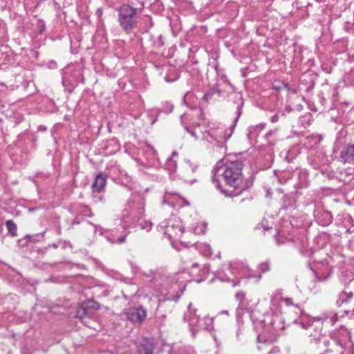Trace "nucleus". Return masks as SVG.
Here are the masks:
<instances>
[{
  "label": "nucleus",
  "mask_w": 354,
  "mask_h": 354,
  "mask_svg": "<svg viewBox=\"0 0 354 354\" xmlns=\"http://www.w3.org/2000/svg\"><path fill=\"white\" fill-rule=\"evenodd\" d=\"M102 14H103V10L102 8H99L96 10L95 15L100 21L102 20Z\"/></svg>",
  "instance_id": "2f4dec72"
},
{
  "label": "nucleus",
  "mask_w": 354,
  "mask_h": 354,
  "mask_svg": "<svg viewBox=\"0 0 354 354\" xmlns=\"http://www.w3.org/2000/svg\"><path fill=\"white\" fill-rule=\"evenodd\" d=\"M239 281H238L236 283L234 282L233 283V286H238L239 284Z\"/></svg>",
  "instance_id": "79ce46f5"
},
{
  "label": "nucleus",
  "mask_w": 354,
  "mask_h": 354,
  "mask_svg": "<svg viewBox=\"0 0 354 354\" xmlns=\"http://www.w3.org/2000/svg\"><path fill=\"white\" fill-rule=\"evenodd\" d=\"M268 354H281V350L279 346H273Z\"/></svg>",
  "instance_id": "c756f323"
},
{
  "label": "nucleus",
  "mask_w": 354,
  "mask_h": 354,
  "mask_svg": "<svg viewBox=\"0 0 354 354\" xmlns=\"http://www.w3.org/2000/svg\"><path fill=\"white\" fill-rule=\"evenodd\" d=\"M174 110V105L169 102H165L162 104V106L158 109V115L160 113L169 114Z\"/></svg>",
  "instance_id": "f3484780"
},
{
  "label": "nucleus",
  "mask_w": 354,
  "mask_h": 354,
  "mask_svg": "<svg viewBox=\"0 0 354 354\" xmlns=\"http://www.w3.org/2000/svg\"><path fill=\"white\" fill-rule=\"evenodd\" d=\"M257 339L259 342H263L264 343H267V342H272V341H268V339H266L264 336L263 335H259L258 337H257Z\"/></svg>",
  "instance_id": "473e14b6"
},
{
  "label": "nucleus",
  "mask_w": 354,
  "mask_h": 354,
  "mask_svg": "<svg viewBox=\"0 0 354 354\" xmlns=\"http://www.w3.org/2000/svg\"><path fill=\"white\" fill-rule=\"evenodd\" d=\"M209 91H212L213 95L217 94L218 96L223 95V91L219 88L218 84H216L214 86L211 88Z\"/></svg>",
  "instance_id": "bb28decb"
},
{
  "label": "nucleus",
  "mask_w": 354,
  "mask_h": 354,
  "mask_svg": "<svg viewBox=\"0 0 354 354\" xmlns=\"http://www.w3.org/2000/svg\"><path fill=\"white\" fill-rule=\"evenodd\" d=\"M196 178H194V179H191L189 180L190 183L192 184L193 183L196 182Z\"/></svg>",
  "instance_id": "a19ab883"
},
{
  "label": "nucleus",
  "mask_w": 354,
  "mask_h": 354,
  "mask_svg": "<svg viewBox=\"0 0 354 354\" xmlns=\"http://www.w3.org/2000/svg\"><path fill=\"white\" fill-rule=\"evenodd\" d=\"M165 228L164 234L169 239L176 238L183 233L182 226L179 223H175L172 221H163L161 225Z\"/></svg>",
  "instance_id": "39448f33"
},
{
  "label": "nucleus",
  "mask_w": 354,
  "mask_h": 354,
  "mask_svg": "<svg viewBox=\"0 0 354 354\" xmlns=\"http://www.w3.org/2000/svg\"><path fill=\"white\" fill-rule=\"evenodd\" d=\"M235 298L239 301V307H243L245 306L244 301L245 299V293L244 292H237L235 295Z\"/></svg>",
  "instance_id": "4be33fe9"
},
{
  "label": "nucleus",
  "mask_w": 354,
  "mask_h": 354,
  "mask_svg": "<svg viewBox=\"0 0 354 354\" xmlns=\"http://www.w3.org/2000/svg\"><path fill=\"white\" fill-rule=\"evenodd\" d=\"M233 104L236 105V117L234 120V123L226 130H223L221 129L220 130L221 135H220V136H217L216 138H215L216 140H219V139L223 138V139L225 140H227V139H229L231 137V136L232 135V133L234 132V129L236 126V124L239 117L242 114V109H243V106L244 104L242 95L240 94H236L234 97Z\"/></svg>",
  "instance_id": "20e7f679"
},
{
  "label": "nucleus",
  "mask_w": 354,
  "mask_h": 354,
  "mask_svg": "<svg viewBox=\"0 0 354 354\" xmlns=\"http://www.w3.org/2000/svg\"><path fill=\"white\" fill-rule=\"evenodd\" d=\"M322 216L324 217L323 219L318 218V223L323 225L326 226L330 225L333 221V216L328 212H324L322 213Z\"/></svg>",
  "instance_id": "dca6fc26"
},
{
  "label": "nucleus",
  "mask_w": 354,
  "mask_h": 354,
  "mask_svg": "<svg viewBox=\"0 0 354 354\" xmlns=\"http://www.w3.org/2000/svg\"><path fill=\"white\" fill-rule=\"evenodd\" d=\"M141 10L128 3L121 5L118 9V21L122 29L129 34L137 28Z\"/></svg>",
  "instance_id": "7ed1b4c3"
},
{
  "label": "nucleus",
  "mask_w": 354,
  "mask_h": 354,
  "mask_svg": "<svg viewBox=\"0 0 354 354\" xmlns=\"http://www.w3.org/2000/svg\"><path fill=\"white\" fill-rule=\"evenodd\" d=\"M153 344L147 339H143L138 347V354H152Z\"/></svg>",
  "instance_id": "9b49d317"
},
{
  "label": "nucleus",
  "mask_w": 354,
  "mask_h": 354,
  "mask_svg": "<svg viewBox=\"0 0 354 354\" xmlns=\"http://www.w3.org/2000/svg\"><path fill=\"white\" fill-rule=\"evenodd\" d=\"M201 315L198 314V310L196 308H194L192 304H189L188 306V311L186 313L183 317V319L185 322H189V326L192 328L197 324L198 322Z\"/></svg>",
  "instance_id": "9d476101"
},
{
  "label": "nucleus",
  "mask_w": 354,
  "mask_h": 354,
  "mask_svg": "<svg viewBox=\"0 0 354 354\" xmlns=\"http://www.w3.org/2000/svg\"><path fill=\"white\" fill-rule=\"evenodd\" d=\"M166 166L169 170L175 171L177 166L176 160H174L173 157H170L167 160Z\"/></svg>",
  "instance_id": "b1692460"
},
{
  "label": "nucleus",
  "mask_w": 354,
  "mask_h": 354,
  "mask_svg": "<svg viewBox=\"0 0 354 354\" xmlns=\"http://www.w3.org/2000/svg\"><path fill=\"white\" fill-rule=\"evenodd\" d=\"M139 225L141 229L149 231L151 228L152 223L149 221H145L143 218L136 224V227Z\"/></svg>",
  "instance_id": "aec40b11"
},
{
  "label": "nucleus",
  "mask_w": 354,
  "mask_h": 354,
  "mask_svg": "<svg viewBox=\"0 0 354 354\" xmlns=\"http://www.w3.org/2000/svg\"><path fill=\"white\" fill-rule=\"evenodd\" d=\"M339 159L344 164L354 163V141L347 144L339 154Z\"/></svg>",
  "instance_id": "0eeeda50"
},
{
  "label": "nucleus",
  "mask_w": 354,
  "mask_h": 354,
  "mask_svg": "<svg viewBox=\"0 0 354 354\" xmlns=\"http://www.w3.org/2000/svg\"><path fill=\"white\" fill-rule=\"evenodd\" d=\"M284 302L286 305L290 306L292 304V299L290 298H285L283 299Z\"/></svg>",
  "instance_id": "72a5a7b5"
},
{
  "label": "nucleus",
  "mask_w": 354,
  "mask_h": 354,
  "mask_svg": "<svg viewBox=\"0 0 354 354\" xmlns=\"http://www.w3.org/2000/svg\"><path fill=\"white\" fill-rule=\"evenodd\" d=\"M346 232L347 233H353V232L351 229H348L346 230Z\"/></svg>",
  "instance_id": "37998d69"
},
{
  "label": "nucleus",
  "mask_w": 354,
  "mask_h": 354,
  "mask_svg": "<svg viewBox=\"0 0 354 354\" xmlns=\"http://www.w3.org/2000/svg\"><path fill=\"white\" fill-rule=\"evenodd\" d=\"M62 82H63L64 86H66V85L68 84V85H71L73 87L75 86L77 84V80H75V79L71 80L70 77H68L67 74H66L63 77Z\"/></svg>",
  "instance_id": "5701e85b"
},
{
  "label": "nucleus",
  "mask_w": 354,
  "mask_h": 354,
  "mask_svg": "<svg viewBox=\"0 0 354 354\" xmlns=\"http://www.w3.org/2000/svg\"><path fill=\"white\" fill-rule=\"evenodd\" d=\"M180 120H181V123H182V124L183 125V127H184L186 131H188V127H187L186 125H185V124H184V123H183V116H181V118H180Z\"/></svg>",
  "instance_id": "c9c22d12"
},
{
  "label": "nucleus",
  "mask_w": 354,
  "mask_h": 354,
  "mask_svg": "<svg viewBox=\"0 0 354 354\" xmlns=\"http://www.w3.org/2000/svg\"><path fill=\"white\" fill-rule=\"evenodd\" d=\"M198 266V264L197 263H194L192 265V268H194V267H197Z\"/></svg>",
  "instance_id": "c03bdc74"
},
{
  "label": "nucleus",
  "mask_w": 354,
  "mask_h": 354,
  "mask_svg": "<svg viewBox=\"0 0 354 354\" xmlns=\"http://www.w3.org/2000/svg\"><path fill=\"white\" fill-rule=\"evenodd\" d=\"M354 297L353 292L342 291L339 294L337 300V305L341 306L343 304H348Z\"/></svg>",
  "instance_id": "f8f14e48"
},
{
  "label": "nucleus",
  "mask_w": 354,
  "mask_h": 354,
  "mask_svg": "<svg viewBox=\"0 0 354 354\" xmlns=\"http://www.w3.org/2000/svg\"><path fill=\"white\" fill-rule=\"evenodd\" d=\"M206 228H207L206 223H201V224L196 226L194 229V231L196 234H204L206 232Z\"/></svg>",
  "instance_id": "a878e982"
},
{
  "label": "nucleus",
  "mask_w": 354,
  "mask_h": 354,
  "mask_svg": "<svg viewBox=\"0 0 354 354\" xmlns=\"http://www.w3.org/2000/svg\"><path fill=\"white\" fill-rule=\"evenodd\" d=\"M324 345L326 346H329V341L328 340H325L324 341Z\"/></svg>",
  "instance_id": "ea45409f"
},
{
  "label": "nucleus",
  "mask_w": 354,
  "mask_h": 354,
  "mask_svg": "<svg viewBox=\"0 0 354 354\" xmlns=\"http://www.w3.org/2000/svg\"><path fill=\"white\" fill-rule=\"evenodd\" d=\"M312 115L310 113L306 114L301 117H300L298 120V124L306 128L309 127L311 124Z\"/></svg>",
  "instance_id": "2eb2a0df"
},
{
  "label": "nucleus",
  "mask_w": 354,
  "mask_h": 354,
  "mask_svg": "<svg viewBox=\"0 0 354 354\" xmlns=\"http://www.w3.org/2000/svg\"><path fill=\"white\" fill-rule=\"evenodd\" d=\"M221 314H225V315H229V313L227 310H223L220 313Z\"/></svg>",
  "instance_id": "58836bf2"
},
{
  "label": "nucleus",
  "mask_w": 354,
  "mask_h": 354,
  "mask_svg": "<svg viewBox=\"0 0 354 354\" xmlns=\"http://www.w3.org/2000/svg\"><path fill=\"white\" fill-rule=\"evenodd\" d=\"M279 120V116L278 115H273L272 118H271V122H277Z\"/></svg>",
  "instance_id": "f704fd0d"
},
{
  "label": "nucleus",
  "mask_w": 354,
  "mask_h": 354,
  "mask_svg": "<svg viewBox=\"0 0 354 354\" xmlns=\"http://www.w3.org/2000/svg\"><path fill=\"white\" fill-rule=\"evenodd\" d=\"M128 233L129 232H125L124 235L120 236V237H118L115 240L111 241V242L113 243H124L125 241V240H126V236H127Z\"/></svg>",
  "instance_id": "cd10ccee"
},
{
  "label": "nucleus",
  "mask_w": 354,
  "mask_h": 354,
  "mask_svg": "<svg viewBox=\"0 0 354 354\" xmlns=\"http://www.w3.org/2000/svg\"><path fill=\"white\" fill-rule=\"evenodd\" d=\"M52 246H53V248H57V245H56V244H55V243H54V244H53V245H52Z\"/></svg>",
  "instance_id": "a18cd8bd"
},
{
  "label": "nucleus",
  "mask_w": 354,
  "mask_h": 354,
  "mask_svg": "<svg viewBox=\"0 0 354 354\" xmlns=\"http://www.w3.org/2000/svg\"><path fill=\"white\" fill-rule=\"evenodd\" d=\"M48 68L50 69H55V68H57V64L55 61L54 60H50L48 62Z\"/></svg>",
  "instance_id": "7c9ffc66"
},
{
  "label": "nucleus",
  "mask_w": 354,
  "mask_h": 354,
  "mask_svg": "<svg viewBox=\"0 0 354 354\" xmlns=\"http://www.w3.org/2000/svg\"><path fill=\"white\" fill-rule=\"evenodd\" d=\"M236 263H230L229 266H230L231 268L234 269V268H236Z\"/></svg>",
  "instance_id": "e433bc0d"
},
{
  "label": "nucleus",
  "mask_w": 354,
  "mask_h": 354,
  "mask_svg": "<svg viewBox=\"0 0 354 354\" xmlns=\"http://www.w3.org/2000/svg\"><path fill=\"white\" fill-rule=\"evenodd\" d=\"M296 206V200L292 195H285L283 198L282 208L285 210L295 209Z\"/></svg>",
  "instance_id": "ddd939ff"
},
{
  "label": "nucleus",
  "mask_w": 354,
  "mask_h": 354,
  "mask_svg": "<svg viewBox=\"0 0 354 354\" xmlns=\"http://www.w3.org/2000/svg\"><path fill=\"white\" fill-rule=\"evenodd\" d=\"M109 145L113 146V149L109 152V153L112 154L115 153L116 151H118L120 149V145L118 142V141L115 139L111 140L109 142Z\"/></svg>",
  "instance_id": "393cba45"
},
{
  "label": "nucleus",
  "mask_w": 354,
  "mask_h": 354,
  "mask_svg": "<svg viewBox=\"0 0 354 354\" xmlns=\"http://www.w3.org/2000/svg\"><path fill=\"white\" fill-rule=\"evenodd\" d=\"M6 225L8 232L12 236H17V225L12 220L7 221L6 222Z\"/></svg>",
  "instance_id": "a211bd4d"
},
{
  "label": "nucleus",
  "mask_w": 354,
  "mask_h": 354,
  "mask_svg": "<svg viewBox=\"0 0 354 354\" xmlns=\"http://www.w3.org/2000/svg\"><path fill=\"white\" fill-rule=\"evenodd\" d=\"M194 330H205L212 331L214 330V319L209 316L200 317L197 324L194 326Z\"/></svg>",
  "instance_id": "1a4fd4ad"
},
{
  "label": "nucleus",
  "mask_w": 354,
  "mask_h": 354,
  "mask_svg": "<svg viewBox=\"0 0 354 354\" xmlns=\"http://www.w3.org/2000/svg\"><path fill=\"white\" fill-rule=\"evenodd\" d=\"M258 270L260 273H265L270 270V260L260 263L258 266Z\"/></svg>",
  "instance_id": "412c9836"
},
{
  "label": "nucleus",
  "mask_w": 354,
  "mask_h": 354,
  "mask_svg": "<svg viewBox=\"0 0 354 354\" xmlns=\"http://www.w3.org/2000/svg\"><path fill=\"white\" fill-rule=\"evenodd\" d=\"M214 95L212 94V91H208L203 97V100L205 102H209V100L212 99V96Z\"/></svg>",
  "instance_id": "c85d7f7f"
},
{
  "label": "nucleus",
  "mask_w": 354,
  "mask_h": 354,
  "mask_svg": "<svg viewBox=\"0 0 354 354\" xmlns=\"http://www.w3.org/2000/svg\"><path fill=\"white\" fill-rule=\"evenodd\" d=\"M83 304L84 306L87 307L88 310L93 309L96 310L100 308V304L97 301L92 299H87L83 301Z\"/></svg>",
  "instance_id": "6ab92c4d"
},
{
  "label": "nucleus",
  "mask_w": 354,
  "mask_h": 354,
  "mask_svg": "<svg viewBox=\"0 0 354 354\" xmlns=\"http://www.w3.org/2000/svg\"><path fill=\"white\" fill-rule=\"evenodd\" d=\"M317 280L318 281H321V279H320V278H319V277H317Z\"/></svg>",
  "instance_id": "de8ad7c7"
},
{
  "label": "nucleus",
  "mask_w": 354,
  "mask_h": 354,
  "mask_svg": "<svg viewBox=\"0 0 354 354\" xmlns=\"http://www.w3.org/2000/svg\"><path fill=\"white\" fill-rule=\"evenodd\" d=\"M243 162L240 160L218 162L212 170V181L226 196H237L252 186V181L243 174Z\"/></svg>",
  "instance_id": "f257e3e1"
},
{
  "label": "nucleus",
  "mask_w": 354,
  "mask_h": 354,
  "mask_svg": "<svg viewBox=\"0 0 354 354\" xmlns=\"http://www.w3.org/2000/svg\"><path fill=\"white\" fill-rule=\"evenodd\" d=\"M106 175L102 172L96 175L91 186L93 194H99L104 191L106 185Z\"/></svg>",
  "instance_id": "6e6552de"
},
{
  "label": "nucleus",
  "mask_w": 354,
  "mask_h": 354,
  "mask_svg": "<svg viewBox=\"0 0 354 354\" xmlns=\"http://www.w3.org/2000/svg\"><path fill=\"white\" fill-rule=\"evenodd\" d=\"M102 199H103L102 196H100V200H101V201H102Z\"/></svg>",
  "instance_id": "09e8293b"
},
{
  "label": "nucleus",
  "mask_w": 354,
  "mask_h": 354,
  "mask_svg": "<svg viewBox=\"0 0 354 354\" xmlns=\"http://www.w3.org/2000/svg\"><path fill=\"white\" fill-rule=\"evenodd\" d=\"M145 198L141 194H133L127 202L122 212V223L124 228L135 227L145 216Z\"/></svg>",
  "instance_id": "f03ea898"
},
{
  "label": "nucleus",
  "mask_w": 354,
  "mask_h": 354,
  "mask_svg": "<svg viewBox=\"0 0 354 354\" xmlns=\"http://www.w3.org/2000/svg\"><path fill=\"white\" fill-rule=\"evenodd\" d=\"M197 169L196 167H195L194 168H191L190 167L188 168V171L190 170L192 171V172H194L195 170Z\"/></svg>",
  "instance_id": "4c0bfd02"
},
{
  "label": "nucleus",
  "mask_w": 354,
  "mask_h": 354,
  "mask_svg": "<svg viewBox=\"0 0 354 354\" xmlns=\"http://www.w3.org/2000/svg\"><path fill=\"white\" fill-rule=\"evenodd\" d=\"M127 319L133 323H141L146 317V310L142 307L131 308L126 312Z\"/></svg>",
  "instance_id": "423d86ee"
},
{
  "label": "nucleus",
  "mask_w": 354,
  "mask_h": 354,
  "mask_svg": "<svg viewBox=\"0 0 354 354\" xmlns=\"http://www.w3.org/2000/svg\"><path fill=\"white\" fill-rule=\"evenodd\" d=\"M73 224H74V223H77H77H79V222L73 221Z\"/></svg>",
  "instance_id": "49530a36"
},
{
  "label": "nucleus",
  "mask_w": 354,
  "mask_h": 354,
  "mask_svg": "<svg viewBox=\"0 0 354 354\" xmlns=\"http://www.w3.org/2000/svg\"><path fill=\"white\" fill-rule=\"evenodd\" d=\"M88 309L84 305L83 302L77 308L75 317L82 319L88 315Z\"/></svg>",
  "instance_id": "4468645a"
}]
</instances>
